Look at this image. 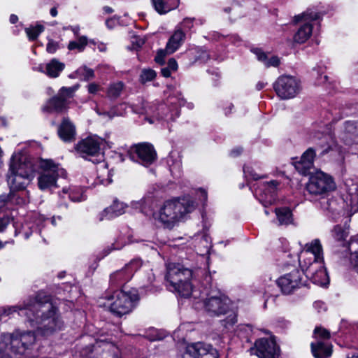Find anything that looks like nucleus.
<instances>
[{
  "mask_svg": "<svg viewBox=\"0 0 358 358\" xmlns=\"http://www.w3.org/2000/svg\"><path fill=\"white\" fill-rule=\"evenodd\" d=\"M185 33L180 29H176L169 39L166 44V51L169 54L175 52L184 43Z\"/></svg>",
  "mask_w": 358,
  "mask_h": 358,
  "instance_id": "nucleus-23",
  "label": "nucleus"
},
{
  "mask_svg": "<svg viewBox=\"0 0 358 358\" xmlns=\"http://www.w3.org/2000/svg\"><path fill=\"white\" fill-rule=\"evenodd\" d=\"M236 321H237V320H236V316L235 313H231L229 315V318L223 320L222 322V325L225 328H229V327L233 326L236 322Z\"/></svg>",
  "mask_w": 358,
  "mask_h": 358,
  "instance_id": "nucleus-41",
  "label": "nucleus"
},
{
  "mask_svg": "<svg viewBox=\"0 0 358 358\" xmlns=\"http://www.w3.org/2000/svg\"><path fill=\"white\" fill-rule=\"evenodd\" d=\"M125 208L124 203L115 199L113 204L104 210V213L108 216V218H112L123 214Z\"/></svg>",
  "mask_w": 358,
  "mask_h": 358,
  "instance_id": "nucleus-28",
  "label": "nucleus"
},
{
  "mask_svg": "<svg viewBox=\"0 0 358 358\" xmlns=\"http://www.w3.org/2000/svg\"><path fill=\"white\" fill-rule=\"evenodd\" d=\"M87 44V39L85 36H82L77 41H71L68 45V49L73 50L77 49L79 52L83 51Z\"/></svg>",
  "mask_w": 358,
  "mask_h": 358,
  "instance_id": "nucleus-34",
  "label": "nucleus"
},
{
  "mask_svg": "<svg viewBox=\"0 0 358 358\" xmlns=\"http://www.w3.org/2000/svg\"><path fill=\"white\" fill-rule=\"evenodd\" d=\"M317 18L318 14L310 10H307L302 14L294 17V22L295 23H298L301 21L305 22L301 27H300L294 36L295 42L303 43L310 38L313 31V26L310 24V22L315 20Z\"/></svg>",
  "mask_w": 358,
  "mask_h": 358,
  "instance_id": "nucleus-13",
  "label": "nucleus"
},
{
  "mask_svg": "<svg viewBox=\"0 0 358 358\" xmlns=\"http://www.w3.org/2000/svg\"><path fill=\"white\" fill-rule=\"evenodd\" d=\"M155 9L159 14H164L176 8L180 0H152Z\"/></svg>",
  "mask_w": 358,
  "mask_h": 358,
  "instance_id": "nucleus-25",
  "label": "nucleus"
},
{
  "mask_svg": "<svg viewBox=\"0 0 358 358\" xmlns=\"http://www.w3.org/2000/svg\"><path fill=\"white\" fill-rule=\"evenodd\" d=\"M200 192L203 201H206L207 200V192L203 189H201Z\"/></svg>",
  "mask_w": 358,
  "mask_h": 358,
  "instance_id": "nucleus-59",
  "label": "nucleus"
},
{
  "mask_svg": "<svg viewBox=\"0 0 358 358\" xmlns=\"http://www.w3.org/2000/svg\"><path fill=\"white\" fill-rule=\"evenodd\" d=\"M250 351L252 354L257 355L259 358H277L279 355V348L274 337L258 339L254 348H250Z\"/></svg>",
  "mask_w": 358,
  "mask_h": 358,
  "instance_id": "nucleus-15",
  "label": "nucleus"
},
{
  "mask_svg": "<svg viewBox=\"0 0 358 358\" xmlns=\"http://www.w3.org/2000/svg\"><path fill=\"white\" fill-rule=\"evenodd\" d=\"M182 26L185 29H190L193 26V19L191 18H185L183 20L182 22Z\"/></svg>",
  "mask_w": 358,
  "mask_h": 358,
  "instance_id": "nucleus-46",
  "label": "nucleus"
},
{
  "mask_svg": "<svg viewBox=\"0 0 358 358\" xmlns=\"http://www.w3.org/2000/svg\"><path fill=\"white\" fill-rule=\"evenodd\" d=\"M138 301V294L134 292H119L116 294V299L110 306L112 313L117 316L126 315L131 311L134 303Z\"/></svg>",
  "mask_w": 358,
  "mask_h": 358,
  "instance_id": "nucleus-12",
  "label": "nucleus"
},
{
  "mask_svg": "<svg viewBox=\"0 0 358 358\" xmlns=\"http://www.w3.org/2000/svg\"><path fill=\"white\" fill-rule=\"evenodd\" d=\"M336 187L332 177L323 172H317L310 178L306 190L312 196L323 197L334 191Z\"/></svg>",
  "mask_w": 358,
  "mask_h": 358,
  "instance_id": "nucleus-7",
  "label": "nucleus"
},
{
  "mask_svg": "<svg viewBox=\"0 0 358 358\" xmlns=\"http://www.w3.org/2000/svg\"><path fill=\"white\" fill-rule=\"evenodd\" d=\"M339 138L348 145H358V122H345Z\"/></svg>",
  "mask_w": 358,
  "mask_h": 358,
  "instance_id": "nucleus-18",
  "label": "nucleus"
},
{
  "mask_svg": "<svg viewBox=\"0 0 358 358\" xmlns=\"http://www.w3.org/2000/svg\"><path fill=\"white\" fill-rule=\"evenodd\" d=\"M166 270V280L169 289L177 292L182 296L189 297L193 291L190 282L192 270L176 263L168 264Z\"/></svg>",
  "mask_w": 358,
  "mask_h": 358,
  "instance_id": "nucleus-5",
  "label": "nucleus"
},
{
  "mask_svg": "<svg viewBox=\"0 0 358 358\" xmlns=\"http://www.w3.org/2000/svg\"><path fill=\"white\" fill-rule=\"evenodd\" d=\"M50 15L52 17H56L57 15V7H53L50 9Z\"/></svg>",
  "mask_w": 358,
  "mask_h": 358,
  "instance_id": "nucleus-57",
  "label": "nucleus"
},
{
  "mask_svg": "<svg viewBox=\"0 0 358 358\" xmlns=\"http://www.w3.org/2000/svg\"><path fill=\"white\" fill-rule=\"evenodd\" d=\"M123 87L122 82L111 84L107 90V96L110 99H117L120 95Z\"/></svg>",
  "mask_w": 358,
  "mask_h": 358,
  "instance_id": "nucleus-32",
  "label": "nucleus"
},
{
  "mask_svg": "<svg viewBox=\"0 0 358 358\" xmlns=\"http://www.w3.org/2000/svg\"><path fill=\"white\" fill-rule=\"evenodd\" d=\"M59 45L52 39H49L46 46V50L49 53H55L58 49Z\"/></svg>",
  "mask_w": 358,
  "mask_h": 358,
  "instance_id": "nucleus-42",
  "label": "nucleus"
},
{
  "mask_svg": "<svg viewBox=\"0 0 358 358\" xmlns=\"http://www.w3.org/2000/svg\"><path fill=\"white\" fill-rule=\"evenodd\" d=\"M65 65L57 59H52L46 64V74L51 78H57L64 70Z\"/></svg>",
  "mask_w": 358,
  "mask_h": 358,
  "instance_id": "nucleus-27",
  "label": "nucleus"
},
{
  "mask_svg": "<svg viewBox=\"0 0 358 358\" xmlns=\"http://www.w3.org/2000/svg\"><path fill=\"white\" fill-rule=\"evenodd\" d=\"M308 254H311L314 256L312 262H323L322 246L319 239H315L310 243L306 244L303 251L299 256V262L301 264H303L301 259Z\"/></svg>",
  "mask_w": 358,
  "mask_h": 358,
  "instance_id": "nucleus-20",
  "label": "nucleus"
},
{
  "mask_svg": "<svg viewBox=\"0 0 358 358\" xmlns=\"http://www.w3.org/2000/svg\"><path fill=\"white\" fill-rule=\"evenodd\" d=\"M164 108V104L147 103L144 107V110L147 115H152L157 118H162L165 115V113L162 111Z\"/></svg>",
  "mask_w": 358,
  "mask_h": 358,
  "instance_id": "nucleus-31",
  "label": "nucleus"
},
{
  "mask_svg": "<svg viewBox=\"0 0 358 358\" xmlns=\"http://www.w3.org/2000/svg\"><path fill=\"white\" fill-rule=\"evenodd\" d=\"M58 134L60 138L66 142L71 141L75 138V126L68 118L63 119L58 129Z\"/></svg>",
  "mask_w": 358,
  "mask_h": 358,
  "instance_id": "nucleus-22",
  "label": "nucleus"
},
{
  "mask_svg": "<svg viewBox=\"0 0 358 358\" xmlns=\"http://www.w3.org/2000/svg\"><path fill=\"white\" fill-rule=\"evenodd\" d=\"M9 170L10 173H20L21 176L30 178L34 177V164L30 157L24 153L17 152L13 155Z\"/></svg>",
  "mask_w": 358,
  "mask_h": 358,
  "instance_id": "nucleus-14",
  "label": "nucleus"
},
{
  "mask_svg": "<svg viewBox=\"0 0 358 358\" xmlns=\"http://www.w3.org/2000/svg\"><path fill=\"white\" fill-rule=\"evenodd\" d=\"M31 179L25 176H21L20 173H10V170L7 175L8 184L12 191H17L25 188Z\"/></svg>",
  "mask_w": 358,
  "mask_h": 358,
  "instance_id": "nucleus-21",
  "label": "nucleus"
},
{
  "mask_svg": "<svg viewBox=\"0 0 358 358\" xmlns=\"http://www.w3.org/2000/svg\"><path fill=\"white\" fill-rule=\"evenodd\" d=\"M121 272L120 271H118V272H116V273H114L113 274H112L110 275V280L111 281H113L116 279V278L119 277V275H121Z\"/></svg>",
  "mask_w": 358,
  "mask_h": 358,
  "instance_id": "nucleus-55",
  "label": "nucleus"
},
{
  "mask_svg": "<svg viewBox=\"0 0 358 358\" xmlns=\"http://www.w3.org/2000/svg\"><path fill=\"white\" fill-rule=\"evenodd\" d=\"M35 341V334L30 331L3 334L0 341V355L2 358H22Z\"/></svg>",
  "mask_w": 358,
  "mask_h": 358,
  "instance_id": "nucleus-4",
  "label": "nucleus"
},
{
  "mask_svg": "<svg viewBox=\"0 0 358 358\" xmlns=\"http://www.w3.org/2000/svg\"><path fill=\"white\" fill-rule=\"evenodd\" d=\"M14 312L26 317L30 324L43 336L61 330L64 326L57 307L48 298L41 300L36 297L20 306L0 308V320Z\"/></svg>",
  "mask_w": 358,
  "mask_h": 358,
  "instance_id": "nucleus-1",
  "label": "nucleus"
},
{
  "mask_svg": "<svg viewBox=\"0 0 358 358\" xmlns=\"http://www.w3.org/2000/svg\"><path fill=\"white\" fill-rule=\"evenodd\" d=\"M87 88H88V92L90 94H95L101 89L100 86L95 83H92L89 84L87 86Z\"/></svg>",
  "mask_w": 358,
  "mask_h": 358,
  "instance_id": "nucleus-45",
  "label": "nucleus"
},
{
  "mask_svg": "<svg viewBox=\"0 0 358 358\" xmlns=\"http://www.w3.org/2000/svg\"><path fill=\"white\" fill-rule=\"evenodd\" d=\"M218 352L210 345L199 342L188 345L182 358H218Z\"/></svg>",
  "mask_w": 358,
  "mask_h": 358,
  "instance_id": "nucleus-16",
  "label": "nucleus"
},
{
  "mask_svg": "<svg viewBox=\"0 0 358 358\" xmlns=\"http://www.w3.org/2000/svg\"><path fill=\"white\" fill-rule=\"evenodd\" d=\"M275 213L280 224L287 225L292 222V211L288 208H276Z\"/></svg>",
  "mask_w": 358,
  "mask_h": 358,
  "instance_id": "nucleus-30",
  "label": "nucleus"
},
{
  "mask_svg": "<svg viewBox=\"0 0 358 358\" xmlns=\"http://www.w3.org/2000/svg\"><path fill=\"white\" fill-rule=\"evenodd\" d=\"M252 52L256 55L258 60L263 62L266 67L278 66L280 64V59L278 57L273 56L268 59L266 53L260 49H254Z\"/></svg>",
  "mask_w": 358,
  "mask_h": 358,
  "instance_id": "nucleus-29",
  "label": "nucleus"
},
{
  "mask_svg": "<svg viewBox=\"0 0 358 358\" xmlns=\"http://www.w3.org/2000/svg\"><path fill=\"white\" fill-rule=\"evenodd\" d=\"M117 348L112 343L103 341H96L93 345L84 348L80 351L83 358H117Z\"/></svg>",
  "mask_w": 358,
  "mask_h": 358,
  "instance_id": "nucleus-10",
  "label": "nucleus"
},
{
  "mask_svg": "<svg viewBox=\"0 0 358 358\" xmlns=\"http://www.w3.org/2000/svg\"><path fill=\"white\" fill-rule=\"evenodd\" d=\"M279 185V182L277 180H271L266 183V189L271 192H274L277 189V187Z\"/></svg>",
  "mask_w": 358,
  "mask_h": 358,
  "instance_id": "nucleus-44",
  "label": "nucleus"
},
{
  "mask_svg": "<svg viewBox=\"0 0 358 358\" xmlns=\"http://www.w3.org/2000/svg\"><path fill=\"white\" fill-rule=\"evenodd\" d=\"M306 264L303 259V264H301L303 271L295 269L278 280L277 283L284 294H289L294 289L303 285V275L316 285H325L329 282V277L323 262H310L308 265Z\"/></svg>",
  "mask_w": 358,
  "mask_h": 358,
  "instance_id": "nucleus-2",
  "label": "nucleus"
},
{
  "mask_svg": "<svg viewBox=\"0 0 358 358\" xmlns=\"http://www.w3.org/2000/svg\"><path fill=\"white\" fill-rule=\"evenodd\" d=\"M300 89L299 81L289 76H280L274 83V90L277 95L282 99L294 97L299 94Z\"/></svg>",
  "mask_w": 358,
  "mask_h": 358,
  "instance_id": "nucleus-8",
  "label": "nucleus"
},
{
  "mask_svg": "<svg viewBox=\"0 0 358 358\" xmlns=\"http://www.w3.org/2000/svg\"><path fill=\"white\" fill-rule=\"evenodd\" d=\"M69 198L73 201H80V199L79 197H74L71 194H69Z\"/></svg>",
  "mask_w": 358,
  "mask_h": 358,
  "instance_id": "nucleus-62",
  "label": "nucleus"
},
{
  "mask_svg": "<svg viewBox=\"0 0 358 358\" xmlns=\"http://www.w3.org/2000/svg\"><path fill=\"white\" fill-rule=\"evenodd\" d=\"M102 115H107L109 118H112L120 114L117 112V106H115L112 108L109 111L103 113Z\"/></svg>",
  "mask_w": 358,
  "mask_h": 358,
  "instance_id": "nucleus-47",
  "label": "nucleus"
},
{
  "mask_svg": "<svg viewBox=\"0 0 358 358\" xmlns=\"http://www.w3.org/2000/svg\"><path fill=\"white\" fill-rule=\"evenodd\" d=\"M195 208V202L189 196L166 201L159 211V220L171 229Z\"/></svg>",
  "mask_w": 358,
  "mask_h": 358,
  "instance_id": "nucleus-3",
  "label": "nucleus"
},
{
  "mask_svg": "<svg viewBox=\"0 0 358 358\" xmlns=\"http://www.w3.org/2000/svg\"><path fill=\"white\" fill-rule=\"evenodd\" d=\"M352 264L355 271L358 273V252L355 253V258L352 259Z\"/></svg>",
  "mask_w": 358,
  "mask_h": 358,
  "instance_id": "nucleus-51",
  "label": "nucleus"
},
{
  "mask_svg": "<svg viewBox=\"0 0 358 358\" xmlns=\"http://www.w3.org/2000/svg\"><path fill=\"white\" fill-rule=\"evenodd\" d=\"M184 103H185V100H184V99H179V100H178V104H179V106L184 105Z\"/></svg>",
  "mask_w": 358,
  "mask_h": 358,
  "instance_id": "nucleus-64",
  "label": "nucleus"
},
{
  "mask_svg": "<svg viewBox=\"0 0 358 358\" xmlns=\"http://www.w3.org/2000/svg\"><path fill=\"white\" fill-rule=\"evenodd\" d=\"M44 31V27L41 24L35 27H30L25 29V32L29 40H36L39 34Z\"/></svg>",
  "mask_w": 358,
  "mask_h": 358,
  "instance_id": "nucleus-33",
  "label": "nucleus"
},
{
  "mask_svg": "<svg viewBox=\"0 0 358 358\" xmlns=\"http://www.w3.org/2000/svg\"><path fill=\"white\" fill-rule=\"evenodd\" d=\"M206 312L210 316H220L232 312L231 301L224 295L210 296L203 301Z\"/></svg>",
  "mask_w": 358,
  "mask_h": 358,
  "instance_id": "nucleus-9",
  "label": "nucleus"
},
{
  "mask_svg": "<svg viewBox=\"0 0 358 358\" xmlns=\"http://www.w3.org/2000/svg\"><path fill=\"white\" fill-rule=\"evenodd\" d=\"M156 76V73L152 69H143L141 74V80L142 83L152 80Z\"/></svg>",
  "mask_w": 358,
  "mask_h": 358,
  "instance_id": "nucleus-37",
  "label": "nucleus"
},
{
  "mask_svg": "<svg viewBox=\"0 0 358 358\" xmlns=\"http://www.w3.org/2000/svg\"><path fill=\"white\" fill-rule=\"evenodd\" d=\"M314 334L317 338L329 339L330 338V332L322 327H316L314 330Z\"/></svg>",
  "mask_w": 358,
  "mask_h": 358,
  "instance_id": "nucleus-39",
  "label": "nucleus"
},
{
  "mask_svg": "<svg viewBox=\"0 0 358 358\" xmlns=\"http://www.w3.org/2000/svg\"><path fill=\"white\" fill-rule=\"evenodd\" d=\"M243 171L246 175L250 176L253 180H258L260 178V176L256 173L250 166H243Z\"/></svg>",
  "mask_w": 358,
  "mask_h": 358,
  "instance_id": "nucleus-43",
  "label": "nucleus"
},
{
  "mask_svg": "<svg viewBox=\"0 0 358 358\" xmlns=\"http://www.w3.org/2000/svg\"><path fill=\"white\" fill-rule=\"evenodd\" d=\"M41 166L43 171L38 178V184L42 190L56 187L57 179L59 177L66 178L67 176L66 171L52 160L44 161Z\"/></svg>",
  "mask_w": 358,
  "mask_h": 358,
  "instance_id": "nucleus-6",
  "label": "nucleus"
},
{
  "mask_svg": "<svg viewBox=\"0 0 358 358\" xmlns=\"http://www.w3.org/2000/svg\"><path fill=\"white\" fill-rule=\"evenodd\" d=\"M114 22V20H112V19H109V20H107L106 21V25L108 27H113V24Z\"/></svg>",
  "mask_w": 358,
  "mask_h": 358,
  "instance_id": "nucleus-60",
  "label": "nucleus"
},
{
  "mask_svg": "<svg viewBox=\"0 0 358 358\" xmlns=\"http://www.w3.org/2000/svg\"><path fill=\"white\" fill-rule=\"evenodd\" d=\"M171 71L169 68L164 67L162 69L161 73L164 77L169 78L171 76Z\"/></svg>",
  "mask_w": 358,
  "mask_h": 358,
  "instance_id": "nucleus-52",
  "label": "nucleus"
},
{
  "mask_svg": "<svg viewBox=\"0 0 358 358\" xmlns=\"http://www.w3.org/2000/svg\"><path fill=\"white\" fill-rule=\"evenodd\" d=\"M310 348L315 358H326L332 354L331 345L322 341H318L316 343H312Z\"/></svg>",
  "mask_w": 358,
  "mask_h": 358,
  "instance_id": "nucleus-24",
  "label": "nucleus"
},
{
  "mask_svg": "<svg viewBox=\"0 0 358 358\" xmlns=\"http://www.w3.org/2000/svg\"><path fill=\"white\" fill-rule=\"evenodd\" d=\"M167 68H169L171 71H176L178 69V63L176 60L173 58L170 59L168 62Z\"/></svg>",
  "mask_w": 358,
  "mask_h": 358,
  "instance_id": "nucleus-48",
  "label": "nucleus"
},
{
  "mask_svg": "<svg viewBox=\"0 0 358 358\" xmlns=\"http://www.w3.org/2000/svg\"><path fill=\"white\" fill-rule=\"evenodd\" d=\"M346 358H358V351L356 352L348 353Z\"/></svg>",
  "mask_w": 358,
  "mask_h": 358,
  "instance_id": "nucleus-54",
  "label": "nucleus"
},
{
  "mask_svg": "<svg viewBox=\"0 0 358 358\" xmlns=\"http://www.w3.org/2000/svg\"><path fill=\"white\" fill-rule=\"evenodd\" d=\"M322 148H324V149L322 150L320 155H324L325 154L328 153L330 150H333L334 148L331 145H329V143L327 144V145H321Z\"/></svg>",
  "mask_w": 358,
  "mask_h": 358,
  "instance_id": "nucleus-49",
  "label": "nucleus"
},
{
  "mask_svg": "<svg viewBox=\"0 0 358 358\" xmlns=\"http://www.w3.org/2000/svg\"><path fill=\"white\" fill-rule=\"evenodd\" d=\"M103 10H105L106 13H110L113 12V9L110 8V7H108V6H105L103 8Z\"/></svg>",
  "mask_w": 358,
  "mask_h": 358,
  "instance_id": "nucleus-61",
  "label": "nucleus"
},
{
  "mask_svg": "<svg viewBox=\"0 0 358 358\" xmlns=\"http://www.w3.org/2000/svg\"><path fill=\"white\" fill-rule=\"evenodd\" d=\"M67 101L62 96L57 94L52 98H51L48 102V106L43 107V110L44 111H51L54 110L57 112H62L66 108Z\"/></svg>",
  "mask_w": 358,
  "mask_h": 358,
  "instance_id": "nucleus-26",
  "label": "nucleus"
},
{
  "mask_svg": "<svg viewBox=\"0 0 358 358\" xmlns=\"http://www.w3.org/2000/svg\"><path fill=\"white\" fill-rule=\"evenodd\" d=\"M170 55L166 51V48L164 50H159L157 52V54L155 58V60L157 63L159 64H163L164 63V59L166 57V55Z\"/></svg>",
  "mask_w": 358,
  "mask_h": 358,
  "instance_id": "nucleus-40",
  "label": "nucleus"
},
{
  "mask_svg": "<svg viewBox=\"0 0 358 358\" xmlns=\"http://www.w3.org/2000/svg\"><path fill=\"white\" fill-rule=\"evenodd\" d=\"M264 86H265V83L264 82L259 81L257 83V84L256 85V88L257 90H261L264 87Z\"/></svg>",
  "mask_w": 358,
  "mask_h": 358,
  "instance_id": "nucleus-53",
  "label": "nucleus"
},
{
  "mask_svg": "<svg viewBox=\"0 0 358 358\" xmlns=\"http://www.w3.org/2000/svg\"><path fill=\"white\" fill-rule=\"evenodd\" d=\"M78 72L80 73L84 80H89L94 77V71L91 69L87 68V66H83L78 70Z\"/></svg>",
  "mask_w": 358,
  "mask_h": 358,
  "instance_id": "nucleus-38",
  "label": "nucleus"
},
{
  "mask_svg": "<svg viewBox=\"0 0 358 358\" xmlns=\"http://www.w3.org/2000/svg\"><path fill=\"white\" fill-rule=\"evenodd\" d=\"M334 238L338 241L346 238L348 233L340 226H336L332 231Z\"/></svg>",
  "mask_w": 358,
  "mask_h": 358,
  "instance_id": "nucleus-36",
  "label": "nucleus"
},
{
  "mask_svg": "<svg viewBox=\"0 0 358 358\" xmlns=\"http://www.w3.org/2000/svg\"><path fill=\"white\" fill-rule=\"evenodd\" d=\"M78 85L70 87H62L59 90L58 94L66 100V99L73 96V94L78 89Z\"/></svg>",
  "mask_w": 358,
  "mask_h": 358,
  "instance_id": "nucleus-35",
  "label": "nucleus"
},
{
  "mask_svg": "<svg viewBox=\"0 0 358 358\" xmlns=\"http://www.w3.org/2000/svg\"><path fill=\"white\" fill-rule=\"evenodd\" d=\"M128 154L131 159L143 166L150 165L157 157L153 146L148 143H141L131 146L128 150Z\"/></svg>",
  "mask_w": 358,
  "mask_h": 358,
  "instance_id": "nucleus-11",
  "label": "nucleus"
},
{
  "mask_svg": "<svg viewBox=\"0 0 358 358\" xmlns=\"http://www.w3.org/2000/svg\"><path fill=\"white\" fill-rule=\"evenodd\" d=\"M326 204H327V206H324V208L326 209V210H331L332 209H331V208L330 206L331 204L329 203V201H326Z\"/></svg>",
  "mask_w": 358,
  "mask_h": 358,
  "instance_id": "nucleus-63",
  "label": "nucleus"
},
{
  "mask_svg": "<svg viewBox=\"0 0 358 358\" xmlns=\"http://www.w3.org/2000/svg\"><path fill=\"white\" fill-rule=\"evenodd\" d=\"M315 151L313 148L307 149L301 157L300 160L294 162L296 169L301 175L306 176L313 166Z\"/></svg>",
  "mask_w": 358,
  "mask_h": 358,
  "instance_id": "nucleus-19",
  "label": "nucleus"
},
{
  "mask_svg": "<svg viewBox=\"0 0 358 358\" xmlns=\"http://www.w3.org/2000/svg\"><path fill=\"white\" fill-rule=\"evenodd\" d=\"M18 18L17 16L15 15H11L10 17V22L12 24H15L17 21Z\"/></svg>",
  "mask_w": 358,
  "mask_h": 358,
  "instance_id": "nucleus-56",
  "label": "nucleus"
},
{
  "mask_svg": "<svg viewBox=\"0 0 358 358\" xmlns=\"http://www.w3.org/2000/svg\"><path fill=\"white\" fill-rule=\"evenodd\" d=\"M8 218H0V231H3L6 226L8 225Z\"/></svg>",
  "mask_w": 358,
  "mask_h": 358,
  "instance_id": "nucleus-50",
  "label": "nucleus"
},
{
  "mask_svg": "<svg viewBox=\"0 0 358 358\" xmlns=\"http://www.w3.org/2000/svg\"><path fill=\"white\" fill-rule=\"evenodd\" d=\"M241 152H242V149L238 148V149L233 150L231 151V154L234 155V156H238V155L241 154Z\"/></svg>",
  "mask_w": 358,
  "mask_h": 358,
  "instance_id": "nucleus-58",
  "label": "nucleus"
},
{
  "mask_svg": "<svg viewBox=\"0 0 358 358\" xmlns=\"http://www.w3.org/2000/svg\"><path fill=\"white\" fill-rule=\"evenodd\" d=\"M101 141V138L88 137L78 143L76 150L84 158L87 156H96L100 152Z\"/></svg>",
  "mask_w": 358,
  "mask_h": 358,
  "instance_id": "nucleus-17",
  "label": "nucleus"
}]
</instances>
